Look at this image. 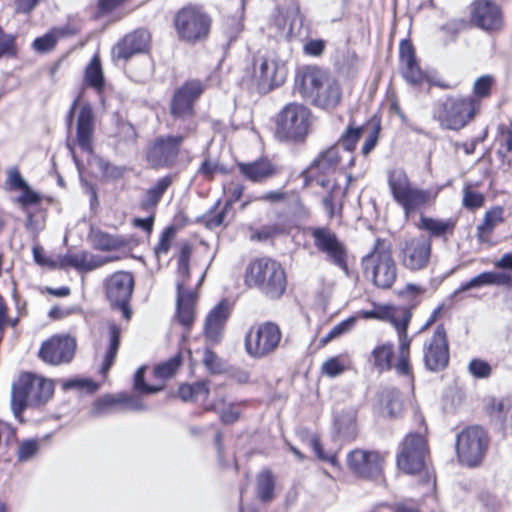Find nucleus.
Returning a JSON list of instances; mask_svg holds the SVG:
<instances>
[{
	"instance_id": "f257e3e1",
	"label": "nucleus",
	"mask_w": 512,
	"mask_h": 512,
	"mask_svg": "<svg viewBox=\"0 0 512 512\" xmlns=\"http://www.w3.org/2000/svg\"><path fill=\"white\" fill-rule=\"evenodd\" d=\"M295 82L301 95L318 108L332 110L342 99L339 82L317 66L302 68L297 73Z\"/></svg>"
},
{
	"instance_id": "f03ea898",
	"label": "nucleus",
	"mask_w": 512,
	"mask_h": 512,
	"mask_svg": "<svg viewBox=\"0 0 512 512\" xmlns=\"http://www.w3.org/2000/svg\"><path fill=\"white\" fill-rule=\"evenodd\" d=\"M388 186L394 201L401 206L406 217L432 205L440 191V188L422 189L414 185L401 168L388 172Z\"/></svg>"
},
{
	"instance_id": "7ed1b4c3",
	"label": "nucleus",
	"mask_w": 512,
	"mask_h": 512,
	"mask_svg": "<svg viewBox=\"0 0 512 512\" xmlns=\"http://www.w3.org/2000/svg\"><path fill=\"white\" fill-rule=\"evenodd\" d=\"M360 315L365 319L388 321L395 327L399 338V352L394 368L397 374L409 376L411 374L409 364L411 339L407 335V329L412 317L411 309L393 305H374L372 310H363Z\"/></svg>"
},
{
	"instance_id": "20e7f679",
	"label": "nucleus",
	"mask_w": 512,
	"mask_h": 512,
	"mask_svg": "<svg viewBox=\"0 0 512 512\" xmlns=\"http://www.w3.org/2000/svg\"><path fill=\"white\" fill-rule=\"evenodd\" d=\"M53 391L51 380L29 372L22 373L11 389V409L15 418L22 422L23 411L45 404Z\"/></svg>"
},
{
	"instance_id": "39448f33",
	"label": "nucleus",
	"mask_w": 512,
	"mask_h": 512,
	"mask_svg": "<svg viewBox=\"0 0 512 512\" xmlns=\"http://www.w3.org/2000/svg\"><path fill=\"white\" fill-rule=\"evenodd\" d=\"M245 284L259 289L265 296L278 299L286 290V273L282 265L271 258H259L246 268Z\"/></svg>"
},
{
	"instance_id": "423d86ee",
	"label": "nucleus",
	"mask_w": 512,
	"mask_h": 512,
	"mask_svg": "<svg viewBox=\"0 0 512 512\" xmlns=\"http://www.w3.org/2000/svg\"><path fill=\"white\" fill-rule=\"evenodd\" d=\"M362 268L373 283L382 289L390 288L397 278V265L388 240L376 239L372 250L362 258Z\"/></svg>"
},
{
	"instance_id": "0eeeda50",
	"label": "nucleus",
	"mask_w": 512,
	"mask_h": 512,
	"mask_svg": "<svg viewBox=\"0 0 512 512\" xmlns=\"http://www.w3.org/2000/svg\"><path fill=\"white\" fill-rule=\"evenodd\" d=\"M312 113L302 104L290 103L283 108L277 120V135L281 139L302 141L309 134Z\"/></svg>"
},
{
	"instance_id": "6e6552de",
	"label": "nucleus",
	"mask_w": 512,
	"mask_h": 512,
	"mask_svg": "<svg viewBox=\"0 0 512 512\" xmlns=\"http://www.w3.org/2000/svg\"><path fill=\"white\" fill-rule=\"evenodd\" d=\"M282 332L273 322H264L252 326L245 336V350L255 359H261L274 353L279 347Z\"/></svg>"
},
{
	"instance_id": "1a4fd4ad",
	"label": "nucleus",
	"mask_w": 512,
	"mask_h": 512,
	"mask_svg": "<svg viewBox=\"0 0 512 512\" xmlns=\"http://www.w3.org/2000/svg\"><path fill=\"white\" fill-rule=\"evenodd\" d=\"M479 102L474 98H448L434 112L441 126L446 129L459 130L471 120Z\"/></svg>"
},
{
	"instance_id": "9d476101",
	"label": "nucleus",
	"mask_w": 512,
	"mask_h": 512,
	"mask_svg": "<svg viewBox=\"0 0 512 512\" xmlns=\"http://www.w3.org/2000/svg\"><path fill=\"white\" fill-rule=\"evenodd\" d=\"M428 455V444L424 436L409 433L400 444L397 466L406 474L420 473L426 467Z\"/></svg>"
},
{
	"instance_id": "9b49d317",
	"label": "nucleus",
	"mask_w": 512,
	"mask_h": 512,
	"mask_svg": "<svg viewBox=\"0 0 512 512\" xmlns=\"http://www.w3.org/2000/svg\"><path fill=\"white\" fill-rule=\"evenodd\" d=\"M316 249L325 255L326 260L348 273V250L345 243L329 227H310Z\"/></svg>"
},
{
	"instance_id": "f8f14e48",
	"label": "nucleus",
	"mask_w": 512,
	"mask_h": 512,
	"mask_svg": "<svg viewBox=\"0 0 512 512\" xmlns=\"http://www.w3.org/2000/svg\"><path fill=\"white\" fill-rule=\"evenodd\" d=\"M174 25L181 39L195 42L206 38L210 30L211 19L201 9L189 5L177 12Z\"/></svg>"
},
{
	"instance_id": "ddd939ff",
	"label": "nucleus",
	"mask_w": 512,
	"mask_h": 512,
	"mask_svg": "<svg viewBox=\"0 0 512 512\" xmlns=\"http://www.w3.org/2000/svg\"><path fill=\"white\" fill-rule=\"evenodd\" d=\"M487 445V435L481 427H467L457 436L456 451L460 462L469 467L477 466L484 457Z\"/></svg>"
},
{
	"instance_id": "4468645a",
	"label": "nucleus",
	"mask_w": 512,
	"mask_h": 512,
	"mask_svg": "<svg viewBox=\"0 0 512 512\" xmlns=\"http://www.w3.org/2000/svg\"><path fill=\"white\" fill-rule=\"evenodd\" d=\"M207 85L200 80L192 79L183 83L171 100V115L175 119L186 120L194 116L195 102L200 98Z\"/></svg>"
},
{
	"instance_id": "2eb2a0df",
	"label": "nucleus",
	"mask_w": 512,
	"mask_h": 512,
	"mask_svg": "<svg viewBox=\"0 0 512 512\" xmlns=\"http://www.w3.org/2000/svg\"><path fill=\"white\" fill-rule=\"evenodd\" d=\"M432 252L429 237L420 235L404 240L400 244L399 258L401 264L411 271H419L428 266Z\"/></svg>"
},
{
	"instance_id": "dca6fc26",
	"label": "nucleus",
	"mask_w": 512,
	"mask_h": 512,
	"mask_svg": "<svg viewBox=\"0 0 512 512\" xmlns=\"http://www.w3.org/2000/svg\"><path fill=\"white\" fill-rule=\"evenodd\" d=\"M339 146L333 145L319 153L305 172V178L311 179L317 185L330 189L334 187L331 175L340 163Z\"/></svg>"
},
{
	"instance_id": "f3484780",
	"label": "nucleus",
	"mask_w": 512,
	"mask_h": 512,
	"mask_svg": "<svg viewBox=\"0 0 512 512\" xmlns=\"http://www.w3.org/2000/svg\"><path fill=\"white\" fill-rule=\"evenodd\" d=\"M185 136H160L149 144L146 150V159L154 168L169 167L173 165L179 155L180 146Z\"/></svg>"
},
{
	"instance_id": "a211bd4d",
	"label": "nucleus",
	"mask_w": 512,
	"mask_h": 512,
	"mask_svg": "<svg viewBox=\"0 0 512 512\" xmlns=\"http://www.w3.org/2000/svg\"><path fill=\"white\" fill-rule=\"evenodd\" d=\"M76 340L68 335H54L42 343L39 358L50 365L69 363L75 354Z\"/></svg>"
},
{
	"instance_id": "6ab92c4d",
	"label": "nucleus",
	"mask_w": 512,
	"mask_h": 512,
	"mask_svg": "<svg viewBox=\"0 0 512 512\" xmlns=\"http://www.w3.org/2000/svg\"><path fill=\"white\" fill-rule=\"evenodd\" d=\"M133 290L134 278L129 272H116L106 281V293L109 301L122 310L126 319H129L131 314L128 302Z\"/></svg>"
},
{
	"instance_id": "aec40b11",
	"label": "nucleus",
	"mask_w": 512,
	"mask_h": 512,
	"mask_svg": "<svg viewBox=\"0 0 512 512\" xmlns=\"http://www.w3.org/2000/svg\"><path fill=\"white\" fill-rule=\"evenodd\" d=\"M347 463L359 477L374 479L382 473L384 456L377 451L355 449L348 454Z\"/></svg>"
},
{
	"instance_id": "412c9836",
	"label": "nucleus",
	"mask_w": 512,
	"mask_h": 512,
	"mask_svg": "<svg viewBox=\"0 0 512 512\" xmlns=\"http://www.w3.org/2000/svg\"><path fill=\"white\" fill-rule=\"evenodd\" d=\"M424 361L427 369L440 371L449 362V349L446 333L442 325L437 326L432 338L425 344Z\"/></svg>"
},
{
	"instance_id": "4be33fe9",
	"label": "nucleus",
	"mask_w": 512,
	"mask_h": 512,
	"mask_svg": "<svg viewBox=\"0 0 512 512\" xmlns=\"http://www.w3.org/2000/svg\"><path fill=\"white\" fill-rule=\"evenodd\" d=\"M254 76L262 85L279 86L286 78V68L273 54H267L256 58Z\"/></svg>"
},
{
	"instance_id": "5701e85b",
	"label": "nucleus",
	"mask_w": 512,
	"mask_h": 512,
	"mask_svg": "<svg viewBox=\"0 0 512 512\" xmlns=\"http://www.w3.org/2000/svg\"><path fill=\"white\" fill-rule=\"evenodd\" d=\"M151 35L146 29H137L128 33L112 49L113 60L127 61L136 54L148 50Z\"/></svg>"
},
{
	"instance_id": "b1692460",
	"label": "nucleus",
	"mask_w": 512,
	"mask_h": 512,
	"mask_svg": "<svg viewBox=\"0 0 512 512\" xmlns=\"http://www.w3.org/2000/svg\"><path fill=\"white\" fill-rule=\"evenodd\" d=\"M471 21L484 31H497L502 27L501 11L493 2L477 0L471 7Z\"/></svg>"
},
{
	"instance_id": "393cba45",
	"label": "nucleus",
	"mask_w": 512,
	"mask_h": 512,
	"mask_svg": "<svg viewBox=\"0 0 512 512\" xmlns=\"http://www.w3.org/2000/svg\"><path fill=\"white\" fill-rule=\"evenodd\" d=\"M230 310L227 301L219 302L207 315L204 325L206 342L215 345L221 341L224 325L229 317Z\"/></svg>"
},
{
	"instance_id": "a878e982",
	"label": "nucleus",
	"mask_w": 512,
	"mask_h": 512,
	"mask_svg": "<svg viewBox=\"0 0 512 512\" xmlns=\"http://www.w3.org/2000/svg\"><path fill=\"white\" fill-rule=\"evenodd\" d=\"M400 65L403 77L413 85L421 83L424 74L418 66L412 45L408 41L400 44Z\"/></svg>"
},
{
	"instance_id": "bb28decb",
	"label": "nucleus",
	"mask_w": 512,
	"mask_h": 512,
	"mask_svg": "<svg viewBox=\"0 0 512 512\" xmlns=\"http://www.w3.org/2000/svg\"><path fill=\"white\" fill-rule=\"evenodd\" d=\"M94 115L89 105H84L77 118V142L82 150L92 153Z\"/></svg>"
},
{
	"instance_id": "cd10ccee",
	"label": "nucleus",
	"mask_w": 512,
	"mask_h": 512,
	"mask_svg": "<svg viewBox=\"0 0 512 512\" xmlns=\"http://www.w3.org/2000/svg\"><path fill=\"white\" fill-rule=\"evenodd\" d=\"M195 294L184 289V281L178 282L177 293V318L181 325L190 328L194 321Z\"/></svg>"
},
{
	"instance_id": "c85d7f7f",
	"label": "nucleus",
	"mask_w": 512,
	"mask_h": 512,
	"mask_svg": "<svg viewBox=\"0 0 512 512\" xmlns=\"http://www.w3.org/2000/svg\"><path fill=\"white\" fill-rule=\"evenodd\" d=\"M240 173L252 182H262L276 174L273 164L267 159L237 164Z\"/></svg>"
},
{
	"instance_id": "c756f323",
	"label": "nucleus",
	"mask_w": 512,
	"mask_h": 512,
	"mask_svg": "<svg viewBox=\"0 0 512 512\" xmlns=\"http://www.w3.org/2000/svg\"><path fill=\"white\" fill-rule=\"evenodd\" d=\"M65 263L79 271H92L111 261V258L96 256L89 252L69 254L64 259Z\"/></svg>"
},
{
	"instance_id": "7c9ffc66",
	"label": "nucleus",
	"mask_w": 512,
	"mask_h": 512,
	"mask_svg": "<svg viewBox=\"0 0 512 512\" xmlns=\"http://www.w3.org/2000/svg\"><path fill=\"white\" fill-rule=\"evenodd\" d=\"M486 409L495 421L512 431V401L510 399L492 398Z\"/></svg>"
},
{
	"instance_id": "2f4dec72",
	"label": "nucleus",
	"mask_w": 512,
	"mask_h": 512,
	"mask_svg": "<svg viewBox=\"0 0 512 512\" xmlns=\"http://www.w3.org/2000/svg\"><path fill=\"white\" fill-rule=\"evenodd\" d=\"M417 226L419 229L429 232L431 236L441 237L453 232L455 221L451 218L436 219L421 214L420 222Z\"/></svg>"
},
{
	"instance_id": "473e14b6",
	"label": "nucleus",
	"mask_w": 512,
	"mask_h": 512,
	"mask_svg": "<svg viewBox=\"0 0 512 512\" xmlns=\"http://www.w3.org/2000/svg\"><path fill=\"white\" fill-rule=\"evenodd\" d=\"M393 354V344L382 343L377 345L371 352L373 366L379 371L390 370Z\"/></svg>"
},
{
	"instance_id": "72a5a7b5",
	"label": "nucleus",
	"mask_w": 512,
	"mask_h": 512,
	"mask_svg": "<svg viewBox=\"0 0 512 512\" xmlns=\"http://www.w3.org/2000/svg\"><path fill=\"white\" fill-rule=\"evenodd\" d=\"M85 83L100 92L104 87V75L100 57L96 54L85 69Z\"/></svg>"
},
{
	"instance_id": "f704fd0d",
	"label": "nucleus",
	"mask_w": 512,
	"mask_h": 512,
	"mask_svg": "<svg viewBox=\"0 0 512 512\" xmlns=\"http://www.w3.org/2000/svg\"><path fill=\"white\" fill-rule=\"evenodd\" d=\"M110 337H109V344L107 347V351L102 363V366L100 368V372L105 375L111 366L114 363V360L116 358L119 345H120V330L116 325H111L109 327Z\"/></svg>"
},
{
	"instance_id": "c9c22d12",
	"label": "nucleus",
	"mask_w": 512,
	"mask_h": 512,
	"mask_svg": "<svg viewBox=\"0 0 512 512\" xmlns=\"http://www.w3.org/2000/svg\"><path fill=\"white\" fill-rule=\"evenodd\" d=\"M93 242L96 248L103 251L119 249L127 244L126 239L122 236L111 235L101 231L94 233Z\"/></svg>"
},
{
	"instance_id": "e433bc0d",
	"label": "nucleus",
	"mask_w": 512,
	"mask_h": 512,
	"mask_svg": "<svg viewBox=\"0 0 512 512\" xmlns=\"http://www.w3.org/2000/svg\"><path fill=\"white\" fill-rule=\"evenodd\" d=\"M171 183L172 179L170 176H165L159 179L153 187L146 191L143 199V206L145 208L155 207Z\"/></svg>"
},
{
	"instance_id": "4c0bfd02",
	"label": "nucleus",
	"mask_w": 512,
	"mask_h": 512,
	"mask_svg": "<svg viewBox=\"0 0 512 512\" xmlns=\"http://www.w3.org/2000/svg\"><path fill=\"white\" fill-rule=\"evenodd\" d=\"M274 480L269 471H263L257 478V494L264 501H270L273 498Z\"/></svg>"
},
{
	"instance_id": "58836bf2",
	"label": "nucleus",
	"mask_w": 512,
	"mask_h": 512,
	"mask_svg": "<svg viewBox=\"0 0 512 512\" xmlns=\"http://www.w3.org/2000/svg\"><path fill=\"white\" fill-rule=\"evenodd\" d=\"M209 409L217 411L224 423H233L240 415V412L235 408V406L233 404L226 405V401L222 397L216 399Z\"/></svg>"
},
{
	"instance_id": "ea45409f",
	"label": "nucleus",
	"mask_w": 512,
	"mask_h": 512,
	"mask_svg": "<svg viewBox=\"0 0 512 512\" xmlns=\"http://www.w3.org/2000/svg\"><path fill=\"white\" fill-rule=\"evenodd\" d=\"M348 362L342 356L331 357L321 367L322 374L328 377H337L347 369Z\"/></svg>"
},
{
	"instance_id": "a19ab883",
	"label": "nucleus",
	"mask_w": 512,
	"mask_h": 512,
	"mask_svg": "<svg viewBox=\"0 0 512 512\" xmlns=\"http://www.w3.org/2000/svg\"><path fill=\"white\" fill-rule=\"evenodd\" d=\"M118 404V400L116 396L112 395H104L103 397L97 399L90 409V415L92 417H100L110 413L115 405Z\"/></svg>"
},
{
	"instance_id": "79ce46f5",
	"label": "nucleus",
	"mask_w": 512,
	"mask_h": 512,
	"mask_svg": "<svg viewBox=\"0 0 512 512\" xmlns=\"http://www.w3.org/2000/svg\"><path fill=\"white\" fill-rule=\"evenodd\" d=\"M382 400L385 403V407L388 414L391 417L397 416L402 410L401 394L396 389H389L383 393Z\"/></svg>"
},
{
	"instance_id": "37998d69",
	"label": "nucleus",
	"mask_w": 512,
	"mask_h": 512,
	"mask_svg": "<svg viewBox=\"0 0 512 512\" xmlns=\"http://www.w3.org/2000/svg\"><path fill=\"white\" fill-rule=\"evenodd\" d=\"M192 249L189 245H184L181 248L179 259H178V269H177V282L176 286L178 287L179 280L184 281V285L189 279V259L191 256Z\"/></svg>"
},
{
	"instance_id": "c03bdc74",
	"label": "nucleus",
	"mask_w": 512,
	"mask_h": 512,
	"mask_svg": "<svg viewBox=\"0 0 512 512\" xmlns=\"http://www.w3.org/2000/svg\"><path fill=\"white\" fill-rule=\"evenodd\" d=\"M17 55L16 36L6 33L0 27V59L11 58Z\"/></svg>"
},
{
	"instance_id": "a18cd8bd",
	"label": "nucleus",
	"mask_w": 512,
	"mask_h": 512,
	"mask_svg": "<svg viewBox=\"0 0 512 512\" xmlns=\"http://www.w3.org/2000/svg\"><path fill=\"white\" fill-rule=\"evenodd\" d=\"M181 365V356L180 354L175 355L170 358L168 361L159 364L154 369V374L157 378L166 379L174 375V373L178 370Z\"/></svg>"
},
{
	"instance_id": "49530a36",
	"label": "nucleus",
	"mask_w": 512,
	"mask_h": 512,
	"mask_svg": "<svg viewBox=\"0 0 512 512\" xmlns=\"http://www.w3.org/2000/svg\"><path fill=\"white\" fill-rule=\"evenodd\" d=\"M490 284L489 272H483L473 277L469 281L462 283L458 289L454 291L452 297H456L458 294L472 290L479 289L483 286H488Z\"/></svg>"
},
{
	"instance_id": "de8ad7c7",
	"label": "nucleus",
	"mask_w": 512,
	"mask_h": 512,
	"mask_svg": "<svg viewBox=\"0 0 512 512\" xmlns=\"http://www.w3.org/2000/svg\"><path fill=\"white\" fill-rule=\"evenodd\" d=\"M5 188L9 191H22L29 185L28 182L21 176L18 168H10L7 172L5 180Z\"/></svg>"
},
{
	"instance_id": "09e8293b",
	"label": "nucleus",
	"mask_w": 512,
	"mask_h": 512,
	"mask_svg": "<svg viewBox=\"0 0 512 512\" xmlns=\"http://www.w3.org/2000/svg\"><path fill=\"white\" fill-rule=\"evenodd\" d=\"M177 229L175 226L171 225L164 229L162 232L159 242L155 247V254L157 257L161 255H165L171 246L173 239L175 238Z\"/></svg>"
},
{
	"instance_id": "8fccbe9b",
	"label": "nucleus",
	"mask_w": 512,
	"mask_h": 512,
	"mask_svg": "<svg viewBox=\"0 0 512 512\" xmlns=\"http://www.w3.org/2000/svg\"><path fill=\"white\" fill-rule=\"evenodd\" d=\"M146 367L141 366L137 369L135 376H134V389L137 392H140L142 394H153L160 390H162L163 385L154 386V385H148L144 382V374H145Z\"/></svg>"
},
{
	"instance_id": "3c124183",
	"label": "nucleus",
	"mask_w": 512,
	"mask_h": 512,
	"mask_svg": "<svg viewBox=\"0 0 512 512\" xmlns=\"http://www.w3.org/2000/svg\"><path fill=\"white\" fill-rule=\"evenodd\" d=\"M362 134V128H355L349 126L347 130L341 136L339 143L344 147L346 151L352 152L357 142L359 141Z\"/></svg>"
},
{
	"instance_id": "603ef678",
	"label": "nucleus",
	"mask_w": 512,
	"mask_h": 512,
	"mask_svg": "<svg viewBox=\"0 0 512 512\" xmlns=\"http://www.w3.org/2000/svg\"><path fill=\"white\" fill-rule=\"evenodd\" d=\"M503 209L501 207L494 208L486 212L482 223L479 225L485 232L492 233L497 224L503 221Z\"/></svg>"
},
{
	"instance_id": "864d4df0",
	"label": "nucleus",
	"mask_w": 512,
	"mask_h": 512,
	"mask_svg": "<svg viewBox=\"0 0 512 512\" xmlns=\"http://www.w3.org/2000/svg\"><path fill=\"white\" fill-rule=\"evenodd\" d=\"M39 450V442L34 439L24 440L19 444L18 447V460L26 462L30 460Z\"/></svg>"
},
{
	"instance_id": "5fc2aeb1",
	"label": "nucleus",
	"mask_w": 512,
	"mask_h": 512,
	"mask_svg": "<svg viewBox=\"0 0 512 512\" xmlns=\"http://www.w3.org/2000/svg\"><path fill=\"white\" fill-rule=\"evenodd\" d=\"M284 227L280 224H269L262 226L259 230L251 235L252 240L265 241L284 233Z\"/></svg>"
},
{
	"instance_id": "6e6d98bb",
	"label": "nucleus",
	"mask_w": 512,
	"mask_h": 512,
	"mask_svg": "<svg viewBox=\"0 0 512 512\" xmlns=\"http://www.w3.org/2000/svg\"><path fill=\"white\" fill-rule=\"evenodd\" d=\"M202 362L210 373L217 374L223 370L221 359L209 348L204 350Z\"/></svg>"
},
{
	"instance_id": "4d7b16f0",
	"label": "nucleus",
	"mask_w": 512,
	"mask_h": 512,
	"mask_svg": "<svg viewBox=\"0 0 512 512\" xmlns=\"http://www.w3.org/2000/svg\"><path fill=\"white\" fill-rule=\"evenodd\" d=\"M494 79L490 75H483L479 77L473 86V92L478 98H486L490 95Z\"/></svg>"
},
{
	"instance_id": "13d9d810",
	"label": "nucleus",
	"mask_w": 512,
	"mask_h": 512,
	"mask_svg": "<svg viewBox=\"0 0 512 512\" xmlns=\"http://www.w3.org/2000/svg\"><path fill=\"white\" fill-rule=\"evenodd\" d=\"M307 442H308V445L313 449V451L318 459H320L322 461L329 462L331 464L336 463V457L334 454L325 453L323 451L319 437L316 434L310 435Z\"/></svg>"
},
{
	"instance_id": "bf43d9fd",
	"label": "nucleus",
	"mask_w": 512,
	"mask_h": 512,
	"mask_svg": "<svg viewBox=\"0 0 512 512\" xmlns=\"http://www.w3.org/2000/svg\"><path fill=\"white\" fill-rule=\"evenodd\" d=\"M425 292V289L415 284H407L402 290L398 292L399 296L412 302L415 306L420 302V296Z\"/></svg>"
},
{
	"instance_id": "052dcab7",
	"label": "nucleus",
	"mask_w": 512,
	"mask_h": 512,
	"mask_svg": "<svg viewBox=\"0 0 512 512\" xmlns=\"http://www.w3.org/2000/svg\"><path fill=\"white\" fill-rule=\"evenodd\" d=\"M21 192L22 194L17 198V202L23 208L29 205L38 204L41 201V196L36 191L32 190L29 185Z\"/></svg>"
},
{
	"instance_id": "680f3d73",
	"label": "nucleus",
	"mask_w": 512,
	"mask_h": 512,
	"mask_svg": "<svg viewBox=\"0 0 512 512\" xmlns=\"http://www.w3.org/2000/svg\"><path fill=\"white\" fill-rule=\"evenodd\" d=\"M469 371L475 377L484 378L489 376L491 367L487 362L475 359L470 362Z\"/></svg>"
},
{
	"instance_id": "e2e57ef3",
	"label": "nucleus",
	"mask_w": 512,
	"mask_h": 512,
	"mask_svg": "<svg viewBox=\"0 0 512 512\" xmlns=\"http://www.w3.org/2000/svg\"><path fill=\"white\" fill-rule=\"evenodd\" d=\"M56 44V37L53 34H45L42 37L36 38L33 43L35 50L39 52H47L52 49Z\"/></svg>"
},
{
	"instance_id": "0e129e2a",
	"label": "nucleus",
	"mask_w": 512,
	"mask_h": 512,
	"mask_svg": "<svg viewBox=\"0 0 512 512\" xmlns=\"http://www.w3.org/2000/svg\"><path fill=\"white\" fill-rule=\"evenodd\" d=\"M325 49V41L321 39H311L303 46V51L306 55L318 57Z\"/></svg>"
},
{
	"instance_id": "69168bd1",
	"label": "nucleus",
	"mask_w": 512,
	"mask_h": 512,
	"mask_svg": "<svg viewBox=\"0 0 512 512\" xmlns=\"http://www.w3.org/2000/svg\"><path fill=\"white\" fill-rule=\"evenodd\" d=\"M118 404H126L131 410L141 411L145 409V405L140 398L136 396H129L126 394L116 395Z\"/></svg>"
},
{
	"instance_id": "338daca9",
	"label": "nucleus",
	"mask_w": 512,
	"mask_h": 512,
	"mask_svg": "<svg viewBox=\"0 0 512 512\" xmlns=\"http://www.w3.org/2000/svg\"><path fill=\"white\" fill-rule=\"evenodd\" d=\"M484 197L478 193L471 190H465L463 197V204L468 208H478L483 205Z\"/></svg>"
},
{
	"instance_id": "774afa93",
	"label": "nucleus",
	"mask_w": 512,
	"mask_h": 512,
	"mask_svg": "<svg viewBox=\"0 0 512 512\" xmlns=\"http://www.w3.org/2000/svg\"><path fill=\"white\" fill-rule=\"evenodd\" d=\"M478 499L479 502L490 511H495L500 505L498 498L489 491L480 492Z\"/></svg>"
}]
</instances>
